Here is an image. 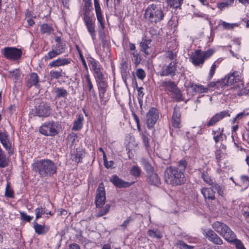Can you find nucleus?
<instances>
[{"label": "nucleus", "instance_id": "obj_1", "mask_svg": "<svg viewBox=\"0 0 249 249\" xmlns=\"http://www.w3.org/2000/svg\"><path fill=\"white\" fill-rule=\"evenodd\" d=\"M187 165L185 160H181L177 166H170L164 171L165 181L173 186L180 185L185 181L184 172Z\"/></svg>", "mask_w": 249, "mask_h": 249}, {"label": "nucleus", "instance_id": "obj_2", "mask_svg": "<svg viewBox=\"0 0 249 249\" xmlns=\"http://www.w3.org/2000/svg\"><path fill=\"white\" fill-rule=\"evenodd\" d=\"M33 171L41 177L52 176L56 172V166L49 159L39 160L32 164Z\"/></svg>", "mask_w": 249, "mask_h": 249}, {"label": "nucleus", "instance_id": "obj_3", "mask_svg": "<svg viewBox=\"0 0 249 249\" xmlns=\"http://www.w3.org/2000/svg\"><path fill=\"white\" fill-rule=\"evenodd\" d=\"M164 17L161 5L157 3L150 4L144 11V18L152 23H156L161 21Z\"/></svg>", "mask_w": 249, "mask_h": 249}, {"label": "nucleus", "instance_id": "obj_4", "mask_svg": "<svg viewBox=\"0 0 249 249\" xmlns=\"http://www.w3.org/2000/svg\"><path fill=\"white\" fill-rule=\"evenodd\" d=\"M60 125L54 121L48 122L42 124L40 126L39 132L47 136H54L58 133Z\"/></svg>", "mask_w": 249, "mask_h": 249}, {"label": "nucleus", "instance_id": "obj_5", "mask_svg": "<svg viewBox=\"0 0 249 249\" xmlns=\"http://www.w3.org/2000/svg\"><path fill=\"white\" fill-rule=\"evenodd\" d=\"M213 52L211 50L204 52L198 50L192 53L190 59L195 66L202 65L205 60L211 56Z\"/></svg>", "mask_w": 249, "mask_h": 249}, {"label": "nucleus", "instance_id": "obj_6", "mask_svg": "<svg viewBox=\"0 0 249 249\" xmlns=\"http://www.w3.org/2000/svg\"><path fill=\"white\" fill-rule=\"evenodd\" d=\"M178 62L177 61H172L169 63L163 64L159 72V74L162 77L169 76L173 77L178 72Z\"/></svg>", "mask_w": 249, "mask_h": 249}, {"label": "nucleus", "instance_id": "obj_7", "mask_svg": "<svg viewBox=\"0 0 249 249\" xmlns=\"http://www.w3.org/2000/svg\"><path fill=\"white\" fill-rule=\"evenodd\" d=\"M1 53L7 59L17 60L21 58L22 51L16 47H7L1 50Z\"/></svg>", "mask_w": 249, "mask_h": 249}, {"label": "nucleus", "instance_id": "obj_8", "mask_svg": "<svg viewBox=\"0 0 249 249\" xmlns=\"http://www.w3.org/2000/svg\"><path fill=\"white\" fill-rule=\"evenodd\" d=\"M34 111L36 116L47 117L51 113V108L49 104L42 102L35 107Z\"/></svg>", "mask_w": 249, "mask_h": 249}, {"label": "nucleus", "instance_id": "obj_9", "mask_svg": "<svg viewBox=\"0 0 249 249\" xmlns=\"http://www.w3.org/2000/svg\"><path fill=\"white\" fill-rule=\"evenodd\" d=\"M241 76L237 71H234L232 73L226 76L221 83V85L228 86L234 83H238L241 81Z\"/></svg>", "mask_w": 249, "mask_h": 249}, {"label": "nucleus", "instance_id": "obj_10", "mask_svg": "<svg viewBox=\"0 0 249 249\" xmlns=\"http://www.w3.org/2000/svg\"><path fill=\"white\" fill-rule=\"evenodd\" d=\"M106 201L105 191L103 183L99 184L96 191L95 203L97 207L102 206Z\"/></svg>", "mask_w": 249, "mask_h": 249}, {"label": "nucleus", "instance_id": "obj_11", "mask_svg": "<svg viewBox=\"0 0 249 249\" xmlns=\"http://www.w3.org/2000/svg\"><path fill=\"white\" fill-rule=\"evenodd\" d=\"M203 234L210 242L214 244L221 245L223 243L221 238L211 229L204 230Z\"/></svg>", "mask_w": 249, "mask_h": 249}, {"label": "nucleus", "instance_id": "obj_12", "mask_svg": "<svg viewBox=\"0 0 249 249\" xmlns=\"http://www.w3.org/2000/svg\"><path fill=\"white\" fill-rule=\"evenodd\" d=\"M159 118L157 110L154 107H151L146 114V124L147 127L152 128L156 123Z\"/></svg>", "mask_w": 249, "mask_h": 249}, {"label": "nucleus", "instance_id": "obj_13", "mask_svg": "<svg viewBox=\"0 0 249 249\" xmlns=\"http://www.w3.org/2000/svg\"><path fill=\"white\" fill-rule=\"evenodd\" d=\"M84 21L92 40H94L96 38L94 21L86 13L84 14Z\"/></svg>", "mask_w": 249, "mask_h": 249}, {"label": "nucleus", "instance_id": "obj_14", "mask_svg": "<svg viewBox=\"0 0 249 249\" xmlns=\"http://www.w3.org/2000/svg\"><path fill=\"white\" fill-rule=\"evenodd\" d=\"M110 181L117 187L125 188L132 185L134 182H126L120 178L117 175H113L110 179Z\"/></svg>", "mask_w": 249, "mask_h": 249}, {"label": "nucleus", "instance_id": "obj_15", "mask_svg": "<svg viewBox=\"0 0 249 249\" xmlns=\"http://www.w3.org/2000/svg\"><path fill=\"white\" fill-rule=\"evenodd\" d=\"M226 116H230V114L227 111H222L216 113L211 118L209 122L207 123V126L209 127L215 125L217 122L224 118Z\"/></svg>", "mask_w": 249, "mask_h": 249}, {"label": "nucleus", "instance_id": "obj_16", "mask_svg": "<svg viewBox=\"0 0 249 249\" xmlns=\"http://www.w3.org/2000/svg\"><path fill=\"white\" fill-rule=\"evenodd\" d=\"M95 10L97 20L100 24L102 29L105 28L104 18L102 16L101 8L98 0H94Z\"/></svg>", "mask_w": 249, "mask_h": 249}, {"label": "nucleus", "instance_id": "obj_17", "mask_svg": "<svg viewBox=\"0 0 249 249\" xmlns=\"http://www.w3.org/2000/svg\"><path fill=\"white\" fill-rule=\"evenodd\" d=\"M221 236L228 242H231L233 240L234 237H236L235 234L227 225L224 230H223L222 234H221Z\"/></svg>", "mask_w": 249, "mask_h": 249}, {"label": "nucleus", "instance_id": "obj_18", "mask_svg": "<svg viewBox=\"0 0 249 249\" xmlns=\"http://www.w3.org/2000/svg\"><path fill=\"white\" fill-rule=\"evenodd\" d=\"M71 63V59L68 58H58L50 62L48 67L56 68L67 65Z\"/></svg>", "mask_w": 249, "mask_h": 249}, {"label": "nucleus", "instance_id": "obj_19", "mask_svg": "<svg viewBox=\"0 0 249 249\" xmlns=\"http://www.w3.org/2000/svg\"><path fill=\"white\" fill-rule=\"evenodd\" d=\"M212 135L216 143L223 141L226 137L223 133V128H220V127L216 128L215 130H213L212 131Z\"/></svg>", "mask_w": 249, "mask_h": 249}, {"label": "nucleus", "instance_id": "obj_20", "mask_svg": "<svg viewBox=\"0 0 249 249\" xmlns=\"http://www.w3.org/2000/svg\"><path fill=\"white\" fill-rule=\"evenodd\" d=\"M96 82L98 86L100 98H103L108 86L107 82L105 81V78L102 80H97Z\"/></svg>", "mask_w": 249, "mask_h": 249}, {"label": "nucleus", "instance_id": "obj_21", "mask_svg": "<svg viewBox=\"0 0 249 249\" xmlns=\"http://www.w3.org/2000/svg\"><path fill=\"white\" fill-rule=\"evenodd\" d=\"M160 87L162 88L165 91L171 92L176 86L175 83L171 81H160L159 82Z\"/></svg>", "mask_w": 249, "mask_h": 249}, {"label": "nucleus", "instance_id": "obj_22", "mask_svg": "<svg viewBox=\"0 0 249 249\" xmlns=\"http://www.w3.org/2000/svg\"><path fill=\"white\" fill-rule=\"evenodd\" d=\"M201 192L205 198L211 200L215 199V192L212 188H202Z\"/></svg>", "mask_w": 249, "mask_h": 249}, {"label": "nucleus", "instance_id": "obj_23", "mask_svg": "<svg viewBox=\"0 0 249 249\" xmlns=\"http://www.w3.org/2000/svg\"><path fill=\"white\" fill-rule=\"evenodd\" d=\"M34 228L36 232L39 235L45 234L48 231L49 229L45 225L39 224L36 221L34 222Z\"/></svg>", "mask_w": 249, "mask_h": 249}, {"label": "nucleus", "instance_id": "obj_24", "mask_svg": "<svg viewBox=\"0 0 249 249\" xmlns=\"http://www.w3.org/2000/svg\"><path fill=\"white\" fill-rule=\"evenodd\" d=\"M148 182L151 184L158 186L160 184V178L158 174L153 172L147 175Z\"/></svg>", "mask_w": 249, "mask_h": 249}, {"label": "nucleus", "instance_id": "obj_25", "mask_svg": "<svg viewBox=\"0 0 249 249\" xmlns=\"http://www.w3.org/2000/svg\"><path fill=\"white\" fill-rule=\"evenodd\" d=\"M151 41V40L150 39H143L142 42L140 44L141 50L146 55H149L151 53V50L149 46Z\"/></svg>", "mask_w": 249, "mask_h": 249}, {"label": "nucleus", "instance_id": "obj_26", "mask_svg": "<svg viewBox=\"0 0 249 249\" xmlns=\"http://www.w3.org/2000/svg\"><path fill=\"white\" fill-rule=\"evenodd\" d=\"M65 73L63 72V70L61 69L58 70H52L49 72V76L51 80L53 79H59L62 77Z\"/></svg>", "mask_w": 249, "mask_h": 249}, {"label": "nucleus", "instance_id": "obj_27", "mask_svg": "<svg viewBox=\"0 0 249 249\" xmlns=\"http://www.w3.org/2000/svg\"><path fill=\"white\" fill-rule=\"evenodd\" d=\"M226 225L220 221H215L212 225L213 229L220 235Z\"/></svg>", "mask_w": 249, "mask_h": 249}, {"label": "nucleus", "instance_id": "obj_28", "mask_svg": "<svg viewBox=\"0 0 249 249\" xmlns=\"http://www.w3.org/2000/svg\"><path fill=\"white\" fill-rule=\"evenodd\" d=\"M38 83V77L36 73H32L28 80V86L31 87L33 86H36Z\"/></svg>", "mask_w": 249, "mask_h": 249}, {"label": "nucleus", "instance_id": "obj_29", "mask_svg": "<svg viewBox=\"0 0 249 249\" xmlns=\"http://www.w3.org/2000/svg\"><path fill=\"white\" fill-rule=\"evenodd\" d=\"M83 121L84 117L83 115H79L77 119L74 122L72 129L73 130H79L81 129L83 125Z\"/></svg>", "mask_w": 249, "mask_h": 249}, {"label": "nucleus", "instance_id": "obj_30", "mask_svg": "<svg viewBox=\"0 0 249 249\" xmlns=\"http://www.w3.org/2000/svg\"><path fill=\"white\" fill-rule=\"evenodd\" d=\"M55 93V98H66L68 93L66 89L62 88H57L54 89Z\"/></svg>", "mask_w": 249, "mask_h": 249}, {"label": "nucleus", "instance_id": "obj_31", "mask_svg": "<svg viewBox=\"0 0 249 249\" xmlns=\"http://www.w3.org/2000/svg\"><path fill=\"white\" fill-rule=\"evenodd\" d=\"M40 31L42 34L49 35L53 32L52 26L47 23H44L40 27Z\"/></svg>", "mask_w": 249, "mask_h": 249}, {"label": "nucleus", "instance_id": "obj_32", "mask_svg": "<svg viewBox=\"0 0 249 249\" xmlns=\"http://www.w3.org/2000/svg\"><path fill=\"white\" fill-rule=\"evenodd\" d=\"M191 88L193 91L198 93H206L208 90L207 88H205L201 85L192 84Z\"/></svg>", "mask_w": 249, "mask_h": 249}, {"label": "nucleus", "instance_id": "obj_33", "mask_svg": "<svg viewBox=\"0 0 249 249\" xmlns=\"http://www.w3.org/2000/svg\"><path fill=\"white\" fill-rule=\"evenodd\" d=\"M201 177L203 179V181L206 182L209 185L213 184V180L210 176L207 171H203L201 173Z\"/></svg>", "mask_w": 249, "mask_h": 249}, {"label": "nucleus", "instance_id": "obj_34", "mask_svg": "<svg viewBox=\"0 0 249 249\" xmlns=\"http://www.w3.org/2000/svg\"><path fill=\"white\" fill-rule=\"evenodd\" d=\"M147 233L149 236L152 238L157 239H160L162 237V234L159 230L154 231L152 230H149L147 231Z\"/></svg>", "mask_w": 249, "mask_h": 249}, {"label": "nucleus", "instance_id": "obj_35", "mask_svg": "<svg viewBox=\"0 0 249 249\" xmlns=\"http://www.w3.org/2000/svg\"><path fill=\"white\" fill-rule=\"evenodd\" d=\"M8 161L6 156L0 147V167L3 168L7 165Z\"/></svg>", "mask_w": 249, "mask_h": 249}, {"label": "nucleus", "instance_id": "obj_36", "mask_svg": "<svg viewBox=\"0 0 249 249\" xmlns=\"http://www.w3.org/2000/svg\"><path fill=\"white\" fill-rule=\"evenodd\" d=\"M142 170L141 168L137 165L133 166L130 170V173L135 178H139L141 174Z\"/></svg>", "mask_w": 249, "mask_h": 249}, {"label": "nucleus", "instance_id": "obj_37", "mask_svg": "<svg viewBox=\"0 0 249 249\" xmlns=\"http://www.w3.org/2000/svg\"><path fill=\"white\" fill-rule=\"evenodd\" d=\"M167 2L170 7L173 8H178L180 7L183 0H167Z\"/></svg>", "mask_w": 249, "mask_h": 249}, {"label": "nucleus", "instance_id": "obj_38", "mask_svg": "<svg viewBox=\"0 0 249 249\" xmlns=\"http://www.w3.org/2000/svg\"><path fill=\"white\" fill-rule=\"evenodd\" d=\"M211 186H212L213 189L217 191V192L219 195L222 196H224V187L220 185L215 182H213V184H212Z\"/></svg>", "mask_w": 249, "mask_h": 249}, {"label": "nucleus", "instance_id": "obj_39", "mask_svg": "<svg viewBox=\"0 0 249 249\" xmlns=\"http://www.w3.org/2000/svg\"><path fill=\"white\" fill-rule=\"evenodd\" d=\"M86 77V87L88 88L89 91L91 93H94V90L93 89V85L91 81L89 73L87 74L85 76Z\"/></svg>", "mask_w": 249, "mask_h": 249}, {"label": "nucleus", "instance_id": "obj_40", "mask_svg": "<svg viewBox=\"0 0 249 249\" xmlns=\"http://www.w3.org/2000/svg\"><path fill=\"white\" fill-rule=\"evenodd\" d=\"M58 55H59V54L53 49L44 56V58L45 61H47L52 59Z\"/></svg>", "mask_w": 249, "mask_h": 249}, {"label": "nucleus", "instance_id": "obj_41", "mask_svg": "<svg viewBox=\"0 0 249 249\" xmlns=\"http://www.w3.org/2000/svg\"><path fill=\"white\" fill-rule=\"evenodd\" d=\"M5 196L10 198L14 197V191L11 187L9 182H7L6 184Z\"/></svg>", "mask_w": 249, "mask_h": 249}, {"label": "nucleus", "instance_id": "obj_42", "mask_svg": "<svg viewBox=\"0 0 249 249\" xmlns=\"http://www.w3.org/2000/svg\"><path fill=\"white\" fill-rule=\"evenodd\" d=\"M141 136L143 145L144 146L146 150H148L150 147L149 139L148 136L145 133L142 132L141 134Z\"/></svg>", "mask_w": 249, "mask_h": 249}, {"label": "nucleus", "instance_id": "obj_43", "mask_svg": "<svg viewBox=\"0 0 249 249\" xmlns=\"http://www.w3.org/2000/svg\"><path fill=\"white\" fill-rule=\"evenodd\" d=\"M45 208H43L42 207H40L37 208L35 209V214H36V221L38 218L41 217L42 215L45 213Z\"/></svg>", "mask_w": 249, "mask_h": 249}, {"label": "nucleus", "instance_id": "obj_44", "mask_svg": "<svg viewBox=\"0 0 249 249\" xmlns=\"http://www.w3.org/2000/svg\"><path fill=\"white\" fill-rule=\"evenodd\" d=\"M59 55L62 54L64 51V46L61 42H58L53 49Z\"/></svg>", "mask_w": 249, "mask_h": 249}, {"label": "nucleus", "instance_id": "obj_45", "mask_svg": "<svg viewBox=\"0 0 249 249\" xmlns=\"http://www.w3.org/2000/svg\"><path fill=\"white\" fill-rule=\"evenodd\" d=\"M143 165V168L147 173V175L153 172V167L148 162L144 160Z\"/></svg>", "mask_w": 249, "mask_h": 249}, {"label": "nucleus", "instance_id": "obj_46", "mask_svg": "<svg viewBox=\"0 0 249 249\" xmlns=\"http://www.w3.org/2000/svg\"><path fill=\"white\" fill-rule=\"evenodd\" d=\"M102 68H100L97 70H95L93 71L94 72V76L96 79V81L98 80H102L103 78H104V75H103L101 70Z\"/></svg>", "mask_w": 249, "mask_h": 249}, {"label": "nucleus", "instance_id": "obj_47", "mask_svg": "<svg viewBox=\"0 0 249 249\" xmlns=\"http://www.w3.org/2000/svg\"><path fill=\"white\" fill-rule=\"evenodd\" d=\"M230 243H233L237 249H246L242 242L240 240L237 239L236 237H234L233 240Z\"/></svg>", "mask_w": 249, "mask_h": 249}, {"label": "nucleus", "instance_id": "obj_48", "mask_svg": "<svg viewBox=\"0 0 249 249\" xmlns=\"http://www.w3.org/2000/svg\"><path fill=\"white\" fill-rule=\"evenodd\" d=\"M134 220L131 216L128 217L126 220H125L122 224L120 225V227L122 230H125L126 229L127 227L129 224L130 222Z\"/></svg>", "mask_w": 249, "mask_h": 249}, {"label": "nucleus", "instance_id": "obj_49", "mask_svg": "<svg viewBox=\"0 0 249 249\" xmlns=\"http://www.w3.org/2000/svg\"><path fill=\"white\" fill-rule=\"evenodd\" d=\"M171 92L174 94V98L179 100L181 98V93L180 90L178 89L176 86L173 89Z\"/></svg>", "mask_w": 249, "mask_h": 249}, {"label": "nucleus", "instance_id": "obj_50", "mask_svg": "<svg viewBox=\"0 0 249 249\" xmlns=\"http://www.w3.org/2000/svg\"><path fill=\"white\" fill-rule=\"evenodd\" d=\"M20 215L21 219L23 221L30 222L33 219V217L27 215L25 213L23 212H20Z\"/></svg>", "mask_w": 249, "mask_h": 249}, {"label": "nucleus", "instance_id": "obj_51", "mask_svg": "<svg viewBox=\"0 0 249 249\" xmlns=\"http://www.w3.org/2000/svg\"><path fill=\"white\" fill-rule=\"evenodd\" d=\"M221 25L223 28L225 29H232L234 27L238 26L236 23H229L225 21H222Z\"/></svg>", "mask_w": 249, "mask_h": 249}, {"label": "nucleus", "instance_id": "obj_52", "mask_svg": "<svg viewBox=\"0 0 249 249\" xmlns=\"http://www.w3.org/2000/svg\"><path fill=\"white\" fill-rule=\"evenodd\" d=\"M90 65L91 67V69L93 71L101 68L99 63L94 59H92L90 61Z\"/></svg>", "mask_w": 249, "mask_h": 249}, {"label": "nucleus", "instance_id": "obj_53", "mask_svg": "<svg viewBox=\"0 0 249 249\" xmlns=\"http://www.w3.org/2000/svg\"><path fill=\"white\" fill-rule=\"evenodd\" d=\"M136 75L141 80H143L145 77V72L142 69H138L136 71Z\"/></svg>", "mask_w": 249, "mask_h": 249}, {"label": "nucleus", "instance_id": "obj_54", "mask_svg": "<svg viewBox=\"0 0 249 249\" xmlns=\"http://www.w3.org/2000/svg\"><path fill=\"white\" fill-rule=\"evenodd\" d=\"M165 57L170 60L175 61L174 59L176 57V54L172 51H168L165 53Z\"/></svg>", "mask_w": 249, "mask_h": 249}, {"label": "nucleus", "instance_id": "obj_55", "mask_svg": "<svg viewBox=\"0 0 249 249\" xmlns=\"http://www.w3.org/2000/svg\"><path fill=\"white\" fill-rule=\"evenodd\" d=\"M180 112L179 110V108L177 107H175L174 108L173 114L172 116V118L175 119H180Z\"/></svg>", "mask_w": 249, "mask_h": 249}, {"label": "nucleus", "instance_id": "obj_56", "mask_svg": "<svg viewBox=\"0 0 249 249\" xmlns=\"http://www.w3.org/2000/svg\"><path fill=\"white\" fill-rule=\"evenodd\" d=\"M216 67L217 66L215 63H213L211 66L208 77V80H210L214 75Z\"/></svg>", "mask_w": 249, "mask_h": 249}, {"label": "nucleus", "instance_id": "obj_57", "mask_svg": "<svg viewBox=\"0 0 249 249\" xmlns=\"http://www.w3.org/2000/svg\"><path fill=\"white\" fill-rule=\"evenodd\" d=\"M2 144L9 153H12L11 143L9 141L2 143Z\"/></svg>", "mask_w": 249, "mask_h": 249}, {"label": "nucleus", "instance_id": "obj_58", "mask_svg": "<svg viewBox=\"0 0 249 249\" xmlns=\"http://www.w3.org/2000/svg\"><path fill=\"white\" fill-rule=\"evenodd\" d=\"M103 160L104 165L106 168H109L113 165L114 162L112 160L110 161V164H108V161H107V157L105 152L103 153Z\"/></svg>", "mask_w": 249, "mask_h": 249}, {"label": "nucleus", "instance_id": "obj_59", "mask_svg": "<svg viewBox=\"0 0 249 249\" xmlns=\"http://www.w3.org/2000/svg\"><path fill=\"white\" fill-rule=\"evenodd\" d=\"M98 208H99L98 211L96 214V217H101V216L106 214L107 213L105 211V209H104V208L102 207V206H101L100 207H98Z\"/></svg>", "mask_w": 249, "mask_h": 249}, {"label": "nucleus", "instance_id": "obj_60", "mask_svg": "<svg viewBox=\"0 0 249 249\" xmlns=\"http://www.w3.org/2000/svg\"><path fill=\"white\" fill-rule=\"evenodd\" d=\"M230 5H231L230 2H229L228 1H226L220 3H218L217 7L220 10H222L224 8L228 7Z\"/></svg>", "mask_w": 249, "mask_h": 249}, {"label": "nucleus", "instance_id": "obj_61", "mask_svg": "<svg viewBox=\"0 0 249 249\" xmlns=\"http://www.w3.org/2000/svg\"><path fill=\"white\" fill-rule=\"evenodd\" d=\"M9 141L8 135L5 133L0 132V141L1 143Z\"/></svg>", "mask_w": 249, "mask_h": 249}, {"label": "nucleus", "instance_id": "obj_62", "mask_svg": "<svg viewBox=\"0 0 249 249\" xmlns=\"http://www.w3.org/2000/svg\"><path fill=\"white\" fill-rule=\"evenodd\" d=\"M172 124L176 128L180 127V119H172Z\"/></svg>", "mask_w": 249, "mask_h": 249}, {"label": "nucleus", "instance_id": "obj_63", "mask_svg": "<svg viewBox=\"0 0 249 249\" xmlns=\"http://www.w3.org/2000/svg\"><path fill=\"white\" fill-rule=\"evenodd\" d=\"M223 156V153L221 150H217L215 151V159L217 160V162L218 163L220 161L221 158Z\"/></svg>", "mask_w": 249, "mask_h": 249}, {"label": "nucleus", "instance_id": "obj_64", "mask_svg": "<svg viewBox=\"0 0 249 249\" xmlns=\"http://www.w3.org/2000/svg\"><path fill=\"white\" fill-rule=\"evenodd\" d=\"M131 54L133 55L134 60H135V64H139L140 62L141 59L139 57V55L138 53H136L135 52H132Z\"/></svg>", "mask_w": 249, "mask_h": 249}]
</instances>
